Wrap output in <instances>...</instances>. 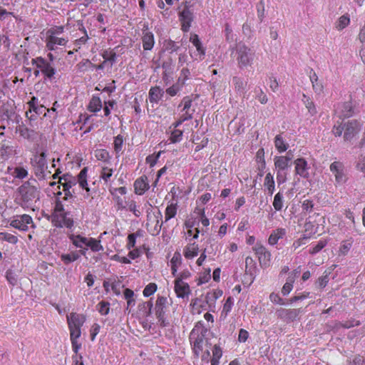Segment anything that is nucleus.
I'll return each instance as SVG.
<instances>
[{"instance_id":"obj_36","label":"nucleus","mask_w":365,"mask_h":365,"mask_svg":"<svg viewBox=\"0 0 365 365\" xmlns=\"http://www.w3.org/2000/svg\"><path fill=\"white\" fill-rule=\"evenodd\" d=\"M86 246L89 247L93 252L103 250V247L101 245L100 241L95 239L91 238L88 240Z\"/></svg>"},{"instance_id":"obj_53","label":"nucleus","mask_w":365,"mask_h":365,"mask_svg":"<svg viewBox=\"0 0 365 365\" xmlns=\"http://www.w3.org/2000/svg\"><path fill=\"white\" fill-rule=\"evenodd\" d=\"M113 175V170L107 167H103L101 172V178L106 182L110 179Z\"/></svg>"},{"instance_id":"obj_11","label":"nucleus","mask_w":365,"mask_h":365,"mask_svg":"<svg viewBox=\"0 0 365 365\" xmlns=\"http://www.w3.org/2000/svg\"><path fill=\"white\" fill-rule=\"evenodd\" d=\"M68 329H81L86 322V317L83 314H78L72 312L67 316Z\"/></svg>"},{"instance_id":"obj_17","label":"nucleus","mask_w":365,"mask_h":365,"mask_svg":"<svg viewBox=\"0 0 365 365\" xmlns=\"http://www.w3.org/2000/svg\"><path fill=\"white\" fill-rule=\"evenodd\" d=\"M286 235V229L284 228H277L272 232L269 238L268 242L270 245H275L278 242L279 239L284 238Z\"/></svg>"},{"instance_id":"obj_10","label":"nucleus","mask_w":365,"mask_h":365,"mask_svg":"<svg viewBox=\"0 0 365 365\" xmlns=\"http://www.w3.org/2000/svg\"><path fill=\"white\" fill-rule=\"evenodd\" d=\"M31 223H33L32 218L28 215H23L11 220L10 225L19 230L26 231L29 228L28 225Z\"/></svg>"},{"instance_id":"obj_44","label":"nucleus","mask_w":365,"mask_h":365,"mask_svg":"<svg viewBox=\"0 0 365 365\" xmlns=\"http://www.w3.org/2000/svg\"><path fill=\"white\" fill-rule=\"evenodd\" d=\"M0 239L7 241L11 244H16L18 242L17 237L6 232L0 233Z\"/></svg>"},{"instance_id":"obj_1","label":"nucleus","mask_w":365,"mask_h":365,"mask_svg":"<svg viewBox=\"0 0 365 365\" xmlns=\"http://www.w3.org/2000/svg\"><path fill=\"white\" fill-rule=\"evenodd\" d=\"M35 179L24 182L17 188L15 201L21 207H29L33 202L39 199L40 190Z\"/></svg>"},{"instance_id":"obj_50","label":"nucleus","mask_w":365,"mask_h":365,"mask_svg":"<svg viewBox=\"0 0 365 365\" xmlns=\"http://www.w3.org/2000/svg\"><path fill=\"white\" fill-rule=\"evenodd\" d=\"M103 57L105 59L103 63H105L107 61H110L112 64L115 63L116 58V53L113 51H104L103 53Z\"/></svg>"},{"instance_id":"obj_64","label":"nucleus","mask_w":365,"mask_h":365,"mask_svg":"<svg viewBox=\"0 0 365 365\" xmlns=\"http://www.w3.org/2000/svg\"><path fill=\"white\" fill-rule=\"evenodd\" d=\"M351 365H365V358L361 356H355Z\"/></svg>"},{"instance_id":"obj_28","label":"nucleus","mask_w":365,"mask_h":365,"mask_svg":"<svg viewBox=\"0 0 365 365\" xmlns=\"http://www.w3.org/2000/svg\"><path fill=\"white\" fill-rule=\"evenodd\" d=\"M272 206L274 207L275 210H282L284 206V194L282 193V192H278L275 194L272 202Z\"/></svg>"},{"instance_id":"obj_32","label":"nucleus","mask_w":365,"mask_h":365,"mask_svg":"<svg viewBox=\"0 0 365 365\" xmlns=\"http://www.w3.org/2000/svg\"><path fill=\"white\" fill-rule=\"evenodd\" d=\"M327 240H320L316 244H312L309 249V253L312 254V255L319 253L320 250H323V248L327 246Z\"/></svg>"},{"instance_id":"obj_31","label":"nucleus","mask_w":365,"mask_h":365,"mask_svg":"<svg viewBox=\"0 0 365 365\" xmlns=\"http://www.w3.org/2000/svg\"><path fill=\"white\" fill-rule=\"evenodd\" d=\"M153 308V303L150 300L140 304L138 305V309L140 312H142L143 315L145 317L150 316L151 314V310Z\"/></svg>"},{"instance_id":"obj_3","label":"nucleus","mask_w":365,"mask_h":365,"mask_svg":"<svg viewBox=\"0 0 365 365\" xmlns=\"http://www.w3.org/2000/svg\"><path fill=\"white\" fill-rule=\"evenodd\" d=\"M48 168L46 155L42 152L39 155H36L34 159V169L35 175L38 179L45 178V171Z\"/></svg>"},{"instance_id":"obj_43","label":"nucleus","mask_w":365,"mask_h":365,"mask_svg":"<svg viewBox=\"0 0 365 365\" xmlns=\"http://www.w3.org/2000/svg\"><path fill=\"white\" fill-rule=\"evenodd\" d=\"M256 9L257 12V16L259 19V21L262 22L263 21L264 17V1L261 0L259 1L256 5Z\"/></svg>"},{"instance_id":"obj_7","label":"nucleus","mask_w":365,"mask_h":365,"mask_svg":"<svg viewBox=\"0 0 365 365\" xmlns=\"http://www.w3.org/2000/svg\"><path fill=\"white\" fill-rule=\"evenodd\" d=\"M68 215L69 213L68 212L58 214V215H52L51 222L56 227H63L64 226L67 228H71L73 225V220Z\"/></svg>"},{"instance_id":"obj_20","label":"nucleus","mask_w":365,"mask_h":365,"mask_svg":"<svg viewBox=\"0 0 365 365\" xmlns=\"http://www.w3.org/2000/svg\"><path fill=\"white\" fill-rule=\"evenodd\" d=\"M167 302V298L158 297L155 303V314L157 317H161L165 315V307Z\"/></svg>"},{"instance_id":"obj_14","label":"nucleus","mask_w":365,"mask_h":365,"mask_svg":"<svg viewBox=\"0 0 365 365\" xmlns=\"http://www.w3.org/2000/svg\"><path fill=\"white\" fill-rule=\"evenodd\" d=\"M278 316L287 322H294L299 317L300 309H280L277 311Z\"/></svg>"},{"instance_id":"obj_33","label":"nucleus","mask_w":365,"mask_h":365,"mask_svg":"<svg viewBox=\"0 0 365 365\" xmlns=\"http://www.w3.org/2000/svg\"><path fill=\"white\" fill-rule=\"evenodd\" d=\"M222 292L221 290H215L212 292H209L205 297V299L209 305L213 304L217 299L221 297Z\"/></svg>"},{"instance_id":"obj_46","label":"nucleus","mask_w":365,"mask_h":365,"mask_svg":"<svg viewBox=\"0 0 365 365\" xmlns=\"http://www.w3.org/2000/svg\"><path fill=\"white\" fill-rule=\"evenodd\" d=\"M71 239L73 245L78 247H83V245H86L88 242L86 237H81L80 235L73 236Z\"/></svg>"},{"instance_id":"obj_25","label":"nucleus","mask_w":365,"mask_h":365,"mask_svg":"<svg viewBox=\"0 0 365 365\" xmlns=\"http://www.w3.org/2000/svg\"><path fill=\"white\" fill-rule=\"evenodd\" d=\"M353 243L354 240L351 237L348 238V240H344V241H342L339 250V255H346V254L349 253V250L352 247Z\"/></svg>"},{"instance_id":"obj_22","label":"nucleus","mask_w":365,"mask_h":365,"mask_svg":"<svg viewBox=\"0 0 365 365\" xmlns=\"http://www.w3.org/2000/svg\"><path fill=\"white\" fill-rule=\"evenodd\" d=\"M337 109L341 110V116L343 117H351L354 113L352 104L350 101H346L341 105H339Z\"/></svg>"},{"instance_id":"obj_60","label":"nucleus","mask_w":365,"mask_h":365,"mask_svg":"<svg viewBox=\"0 0 365 365\" xmlns=\"http://www.w3.org/2000/svg\"><path fill=\"white\" fill-rule=\"evenodd\" d=\"M344 125H334L332 128V133L336 137H340L344 132Z\"/></svg>"},{"instance_id":"obj_9","label":"nucleus","mask_w":365,"mask_h":365,"mask_svg":"<svg viewBox=\"0 0 365 365\" xmlns=\"http://www.w3.org/2000/svg\"><path fill=\"white\" fill-rule=\"evenodd\" d=\"M193 12L192 10H187V9H182L179 11V20L181 23V29L184 32H187L191 26V23L193 21Z\"/></svg>"},{"instance_id":"obj_23","label":"nucleus","mask_w":365,"mask_h":365,"mask_svg":"<svg viewBox=\"0 0 365 365\" xmlns=\"http://www.w3.org/2000/svg\"><path fill=\"white\" fill-rule=\"evenodd\" d=\"M247 50L249 49L245 46H240L239 48L238 61L240 66H245L249 63L250 58L247 54Z\"/></svg>"},{"instance_id":"obj_54","label":"nucleus","mask_w":365,"mask_h":365,"mask_svg":"<svg viewBox=\"0 0 365 365\" xmlns=\"http://www.w3.org/2000/svg\"><path fill=\"white\" fill-rule=\"evenodd\" d=\"M109 305L110 304L107 302L102 301L99 302V304H98V312L103 315L108 314L109 312Z\"/></svg>"},{"instance_id":"obj_29","label":"nucleus","mask_w":365,"mask_h":365,"mask_svg":"<svg viewBox=\"0 0 365 365\" xmlns=\"http://www.w3.org/2000/svg\"><path fill=\"white\" fill-rule=\"evenodd\" d=\"M101 108H102V103H101V101L100 98L97 97V96H93L89 103L88 109L91 112H97V111L100 110L101 109Z\"/></svg>"},{"instance_id":"obj_52","label":"nucleus","mask_w":365,"mask_h":365,"mask_svg":"<svg viewBox=\"0 0 365 365\" xmlns=\"http://www.w3.org/2000/svg\"><path fill=\"white\" fill-rule=\"evenodd\" d=\"M255 98H258L261 103H267V97L262 91V88H255Z\"/></svg>"},{"instance_id":"obj_42","label":"nucleus","mask_w":365,"mask_h":365,"mask_svg":"<svg viewBox=\"0 0 365 365\" xmlns=\"http://www.w3.org/2000/svg\"><path fill=\"white\" fill-rule=\"evenodd\" d=\"M288 173H285L284 170L277 169L276 179L278 185H282L287 180Z\"/></svg>"},{"instance_id":"obj_48","label":"nucleus","mask_w":365,"mask_h":365,"mask_svg":"<svg viewBox=\"0 0 365 365\" xmlns=\"http://www.w3.org/2000/svg\"><path fill=\"white\" fill-rule=\"evenodd\" d=\"M14 176L19 179L25 178L28 175L27 170L23 167H16L14 172Z\"/></svg>"},{"instance_id":"obj_26","label":"nucleus","mask_w":365,"mask_h":365,"mask_svg":"<svg viewBox=\"0 0 365 365\" xmlns=\"http://www.w3.org/2000/svg\"><path fill=\"white\" fill-rule=\"evenodd\" d=\"M163 91L159 87H154L150 90L149 98L151 103H157L163 96Z\"/></svg>"},{"instance_id":"obj_35","label":"nucleus","mask_w":365,"mask_h":365,"mask_svg":"<svg viewBox=\"0 0 365 365\" xmlns=\"http://www.w3.org/2000/svg\"><path fill=\"white\" fill-rule=\"evenodd\" d=\"M95 157L98 160L107 162L110 159L109 153L104 149H98L95 151Z\"/></svg>"},{"instance_id":"obj_40","label":"nucleus","mask_w":365,"mask_h":365,"mask_svg":"<svg viewBox=\"0 0 365 365\" xmlns=\"http://www.w3.org/2000/svg\"><path fill=\"white\" fill-rule=\"evenodd\" d=\"M361 325V322L357 321L355 318H351L348 319V321L341 322L339 323V326L344 327V329H351V327H354V326Z\"/></svg>"},{"instance_id":"obj_63","label":"nucleus","mask_w":365,"mask_h":365,"mask_svg":"<svg viewBox=\"0 0 365 365\" xmlns=\"http://www.w3.org/2000/svg\"><path fill=\"white\" fill-rule=\"evenodd\" d=\"M181 263V255L180 253L176 252L174 253L173 258L170 260L171 265L178 266Z\"/></svg>"},{"instance_id":"obj_56","label":"nucleus","mask_w":365,"mask_h":365,"mask_svg":"<svg viewBox=\"0 0 365 365\" xmlns=\"http://www.w3.org/2000/svg\"><path fill=\"white\" fill-rule=\"evenodd\" d=\"M65 212L66 211L64 210V207H63L62 202L59 199H57L56 200L54 212L52 215H58V214H61Z\"/></svg>"},{"instance_id":"obj_61","label":"nucleus","mask_w":365,"mask_h":365,"mask_svg":"<svg viewBox=\"0 0 365 365\" xmlns=\"http://www.w3.org/2000/svg\"><path fill=\"white\" fill-rule=\"evenodd\" d=\"M123 137L120 135H118L115 138L114 140V149L116 152H119L123 145Z\"/></svg>"},{"instance_id":"obj_21","label":"nucleus","mask_w":365,"mask_h":365,"mask_svg":"<svg viewBox=\"0 0 365 365\" xmlns=\"http://www.w3.org/2000/svg\"><path fill=\"white\" fill-rule=\"evenodd\" d=\"M264 190L269 195H272L275 190L274 179L271 173H267L264 181Z\"/></svg>"},{"instance_id":"obj_12","label":"nucleus","mask_w":365,"mask_h":365,"mask_svg":"<svg viewBox=\"0 0 365 365\" xmlns=\"http://www.w3.org/2000/svg\"><path fill=\"white\" fill-rule=\"evenodd\" d=\"M295 165V173L298 175H300L302 178H309V166L307 163V160L303 158V157H299L294 160Z\"/></svg>"},{"instance_id":"obj_4","label":"nucleus","mask_w":365,"mask_h":365,"mask_svg":"<svg viewBox=\"0 0 365 365\" xmlns=\"http://www.w3.org/2000/svg\"><path fill=\"white\" fill-rule=\"evenodd\" d=\"M329 170L335 178L337 185H343L347 180L345 174V166L341 162H333L329 166Z\"/></svg>"},{"instance_id":"obj_27","label":"nucleus","mask_w":365,"mask_h":365,"mask_svg":"<svg viewBox=\"0 0 365 365\" xmlns=\"http://www.w3.org/2000/svg\"><path fill=\"white\" fill-rule=\"evenodd\" d=\"M276 168H280L288 173V158L286 156H278L274 158Z\"/></svg>"},{"instance_id":"obj_18","label":"nucleus","mask_w":365,"mask_h":365,"mask_svg":"<svg viewBox=\"0 0 365 365\" xmlns=\"http://www.w3.org/2000/svg\"><path fill=\"white\" fill-rule=\"evenodd\" d=\"M135 192L138 195H142L147 190L149 187L148 184L147 182V178L145 177V179L142 177L135 180L134 183Z\"/></svg>"},{"instance_id":"obj_37","label":"nucleus","mask_w":365,"mask_h":365,"mask_svg":"<svg viewBox=\"0 0 365 365\" xmlns=\"http://www.w3.org/2000/svg\"><path fill=\"white\" fill-rule=\"evenodd\" d=\"M163 46L165 50L170 51V53L177 51L180 48L177 43L172 40L165 41Z\"/></svg>"},{"instance_id":"obj_13","label":"nucleus","mask_w":365,"mask_h":365,"mask_svg":"<svg viewBox=\"0 0 365 365\" xmlns=\"http://www.w3.org/2000/svg\"><path fill=\"white\" fill-rule=\"evenodd\" d=\"M175 292L178 297L184 298L190 292L187 283L184 282L181 279H176L175 281Z\"/></svg>"},{"instance_id":"obj_59","label":"nucleus","mask_w":365,"mask_h":365,"mask_svg":"<svg viewBox=\"0 0 365 365\" xmlns=\"http://www.w3.org/2000/svg\"><path fill=\"white\" fill-rule=\"evenodd\" d=\"M328 282H329V275L325 274V275H322V277H320L318 279L317 284L319 288L323 289V288H325L326 285L328 284Z\"/></svg>"},{"instance_id":"obj_57","label":"nucleus","mask_w":365,"mask_h":365,"mask_svg":"<svg viewBox=\"0 0 365 365\" xmlns=\"http://www.w3.org/2000/svg\"><path fill=\"white\" fill-rule=\"evenodd\" d=\"M292 289H293V286H292V284H290L289 277L288 275L287 278V281L284 284L283 287L282 289V294H283L284 296H287V294H289V292H291Z\"/></svg>"},{"instance_id":"obj_8","label":"nucleus","mask_w":365,"mask_h":365,"mask_svg":"<svg viewBox=\"0 0 365 365\" xmlns=\"http://www.w3.org/2000/svg\"><path fill=\"white\" fill-rule=\"evenodd\" d=\"M32 63L36 64V67L40 68L41 72L48 78H51L55 74V68L41 57L32 59Z\"/></svg>"},{"instance_id":"obj_15","label":"nucleus","mask_w":365,"mask_h":365,"mask_svg":"<svg viewBox=\"0 0 365 365\" xmlns=\"http://www.w3.org/2000/svg\"><path fill=\"white\" fill-rule=\"evenodd\" d=\"M142 42L144 50L150 51L154 46V36L153 33L148 31L147 29L143 31Z\"/></svg>"},{"instance_id":"obj_55","label":"nucleus","mask_w":365,"mask_h":365,"mask_svg":"<svg viewBox=\"0 0 365 365\" xmlns=\"http://www.w3.org/2000/svg\"><path fill=\"white\" fill-rule=\"evenodd\" d=\"M182 135V130H178V129H175L173 131H172L170 139L172 143H177L181 140Z\"/></svg>"},{"instance_id":"obj_24","label":"nucleus","mask_w":365,"mask_h":365,"mask_svg":"<svg viewBox=\"0 0 365 365\" xmlns=\"http://www.w3.org/2000/svg\"><path fill=\"white\" fill-rule=\"evenodd\" d=\"M302 101H303L305 107L311 115H315L317 113V108L312 99H311L307 94L302 95Z\"/></svg>"},{"instance_id":"obj_16","label":"nucleus","mask_w":365,"mask_h":365,"mask_svg":"<svg viewBox=\"0 0 365 365\" xmlns=\"http://www.w3.org/2000/svg\"><path fill=\"white\" fill-rule=\"evenodd\" d=\"M255 162L257 165L259 172H264L266 168V163L264 160V149L260 148L256 153Z\"/></svg>"},{"instance_id":"obj_41","label":"nucleus","mask_w":365,"mask_h":365,"mask_svg":"<svg viewBox=\"0 0 365 365\" xmlns=\"http://www.w3.org/2000/svg\"><path fill=\"white\" fill-rule=\"evenodd\" d=\"M19 130L21 135L27 139L33 138L35 135L34 130H30L25 126H19Z\"/></svg>"},{"instance_id":"obj_38","label":"nucleus","mask_w":365,"mask_h":365,"mask_svg":"<svg viewBox=\"0 0 365 365\" xmlns=\"http://www.w3.org/2000/svg\"><path fill=\"white\" fill-rule=\"evenodd\" d=\"M177 212L176 205L171 204L165 209V222L174 217Z\"/></svg>"},{"instance_id":"obj_51","label":"nucleus","mask_w":365,"mask_h":365,"mask_svg":"<svg viewBox=\"0 0 365 365\" xmlns=\"http://www.w3.org/2000/svg\"><path fill=\"white\" fill-rule=\"evenodd\" d=\"M157 289V285L155 283H150L148 284L144 290H143V295L145 297H149L152 295Z\"/></svg>"},{"instance_id":"obj_62","label":"nucleus","mask_w":365,"mask_h":365,"mask_svg":"<svg viewBox=\"0 0 365 365\" xmlns=\"http://www.w3.org/2000/svg\"><path fill=\"white\" fill-rule=\"evenodd\" d=\"M69 331L71 341H76L81 336V329H69Z\"/></svg>"},{"instance_id":"obj_49","label":"nucleus","mask_w":365,"mask_h":365,"mask_svg":"<svg viewBox=\"0 0 365 365\" xmlns=\"http://www.w3.org/2000/svg\"><path fill=\"white\" fill-rule=\"evenodd\" d=\"M300 274H301V271H300L299 268H295V269H293V271L289 272V273H288L289 281L290 282V284L292 285V288L294 287V283L296 279H297V277H299Z\"/></svg>"},{"instance_id":"obj_34","label":"nucleus","mask_w":365,"mask_h":365,"mask_svg":"<svg viewBox=\"0 0 365 365\" xmlns=\"http://www.w3.org/2000/svg\"><path fill=\"white\" fill-rule=\"evenodd\" d=\"M190 41L192 43V44L196 47L197 51L204 55L205 50L202 46L201 41L197 34H191Z\"/></svg>"},{"instance_id":"obj_39","label":"nucleus","mask_w":365,"mask_h":365,"mask_svg":"<svg viewBox=\"0 0 365 365\" xmlns=\"http://www.w3.org/2000/svg\"><path fill=\"white\" fill-rule=\"evenodd\" d=\"M79 258V255L76 252H71L66 255H61V259L65 264H69L76 261Z\"/></svg>"},{"instance_id":"obj_45","label":"nucleus","mask_w":365,"mask_h":365,"mask_svg":"<svg viewBox=\"0 0 365 365\" xmlns=\"http://www.w3.org/2000/svg\"><path fill=\"white\" fill-rule=\"evenodd\" d=\"M63 179L66 180V179L64 178H63ZM62 180H63V178H61L59 182L63 186V190L65 192L64 200H67L68 196L71 197H72V195L71 194V192L69 191V189L71 187L73 183L71 181L62 183L61 182Z\"/></svg>"},{"instance_id":"obj_19","label":"nucleus","mask_w":365,"mask_h":365,"mask_svg":"<svg viewBox=\"0 0 365 365\" xmlns=\"http://www.w3.org/2000/svg\"><path fill=\"white\" fill-rule=\"evenodd\" d=\"M274 143L276 147V149L282 153V152H284V150H287L289 148V144L284 140L282 134L276 135L274 139Z\"/></svg>"},{"instance_id":"obj_2","label":"nucleus","mask_w":365,"mask_h":365,"mask_svg":"<svg viewBox=\"0 0 365 365\" xmlns=\"http://www.w3.org/2000/svg\"><path fill=\"white\" fill-rule=\"evenodd\" d=\"M207 332L206 329H202L199 334L198 329L195 328L190 333V339L193 344V351L197 357L209 345L207 339L205 337Z\"/></svg>"},{"instance_id":"obj_30","label":"nucleus","mask_w":365,"mask_h":365,"mask_svg":"<svg viewBox=\"0 0 365 365\" xmlns=\"http://www.w3.org/2000/svg\"><path fill=\"white\" fill-rule=\"evenodd\" d=\"M198 254V245L195 243L190 244L185 247V257L186 258L190 259Z\"/></svg>"},{"instance_id":"obj_58","label":"nucleus","mask_w":365,"mask_h":365,"mask_svg":"<svg viewBox=\"0 0 365 365\" xmlns=\"http://www.w3.org/2000/svg\"><path fill=\"white\" fill-rule=\"evenodd\" d=\"M309 292H304V293L302 294H297L296 295H294V297H291L290 302L295 303V302H297V300L305 299V298H308L309 297Z\"/></svg>"},{"instance_id":"obj_5","label":"nucleus","mask_w":365,"mask_h":365,"mask_svg":"<svg viewBox=\"0 0 365 365\" xmlns=\"http://www.w3.org/2000/svg\"><path fill=\"white\" fill-rule=\"evenodd\" d=\"M255 256L258 258L259 264L262 268H267L271 264L272 254L267 247L259 245L252 249Z\"/></svg>"},{"instance_id":"obj_6","label":"nucleus","mask_w":365,"mask_h":365,"mask_svg":"<svg viewBox=\"0 0 365 365\" xmlns=\"http://www.w3.org/2000/svg\"><path fill=\"white\" fill-rule=\"evenodd\" d=\"M361 126V125L357 120H349L346 123H344V132L343 133L344 140H351L354 135L360 131Z\"/></svg>"},{"instance_id":"obj_47","label":"nucleus","mask_w":365,"mask_h":365,"mask_svg":"<svg viewBox=\"0 0 365 365\" xmlns=\"http://www.w3.org/2000/svg\"><path fill=\"white\" fill-rule=\"evenodd\" d=\"M138 236H141L140 231H137L135 233L130 234L128 237V243L127 247L128 249H131L135 247V240Z\"/></svg>"}]
</instances>
